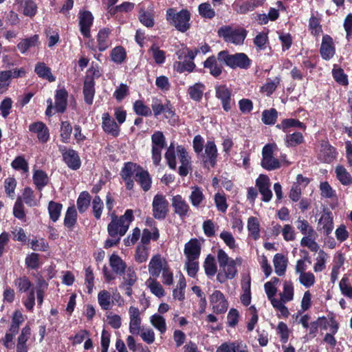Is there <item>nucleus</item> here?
I'll return each instance as SVG.
<instances>
[{"label":"nucleus","mask_w":352,"mask_h":352,"mask_svg":"<svg viewBox=\"0 0 352 352\" xmlns=\"http://www.w3.org/2000/svg\"><path fill=\"white\" fill-rule=\"evenodd\" d=\"M188 198L191 205L197 209L204 207L205 206L206 197L203 189L198 186H191Z\"/></svg>","instance_id":"5701e85b"},{"label":"nucleus","mask_w":352,"mask_h":352,"mask_svg":"<svg viewBox=\"0 0 352 352\" xmlns=\"http://www.w3.org/2000/svg\"><path fill=\"white\" fill-rule=\"evenodd\" d=\"M350 277V274H344L339 283V287L344 296L352 299V282Z\"/></svg>","instance_id":"58836bf2"},{"label":"nucleus","mask_w":352,"mask_h":352,"mask_svg":"<svg viewBox=\"0 0 352 352\" xmlns=\"http://www.w3.org/2000/svg\"><path fill=\"white\" fill-rule=\"evenodd\" d=\"M280 298L285 302H290L294 298V286L291 280H285L283 283V292L280 294Z\"/></svg>","instance_id":"864d4df0"},{"label":"nucleus","mask_w":352,"mask_h":352,"mask_svg":"<svg viewBox=\"0 0 352 352\" xmlns=\"http://www.w3.org/2000/svg\"><path fill=\"white\" fill-rule=\"evenodd\" d=\"M280 82V78L279 77H276L273 80L267 79V82L261 87V91L270 96L276 90Z\"/></svg>","instance_id":"69168bd1"},{"label":"nucleus","mask_w":352,"mask_h":352,"mask_svg":"<svg viewBox=\"0 0 352 352\" xmlns=\"http://www.w3.org/2000/svg\"><path fill=\"white\" fill-rule=\"evenodd\" d=\"M63 208L61 204L51 201L48 205V211L52 221L56 222Z\"/></svg>","instance_id":"680f3d73"},{"label":"nucleus","mask_w":352,"mask_h":352,"mask_svg":"<svg viewBox=\"0 0 352 352\" xmlns=\"http://www.w3.org/2000/svg\"><path fill=\"white\" fill-rule=\"evenodd\" d=\"M168 266V264L165 258L159 254L153 255L148 265L150 277H159L162 272Z\"/></svg>","instance_id":"4468645a"},{"label":"nucleus","mask_w":352,"mask_h":352,"mask_svg":"<svg viewBox=\"0 0 352 352\" xmlns=\"http://www.w3.org/2000/svg\"><path fill=\"white\" fill-rule=\"evenodd\" d=\"M34 72L38 77L46 79L49 82H54L56 80V78L51 72V69L43 62H39L36 65Z\"/></svg>","instance_id":"4c0bfd02"},{"label":"nucleus","mask_w":352,"mask_h":352,"mask_svg":"<svg viewBox=\"0 0 352 352\" xmlns=\"http://www.w3.org/2000/svg\"><path fill=\"white\" fill-rule=\"evenodd\" d=\"M14 283L17 291L21 293L28 292L32 285L30 279L25 276L17 278Z\"/></svg>","instance_id":"5fc2aeb1"},{"label":"nucleus","mask_w":352,"mask_h":352,"mask_svg":"<svg viewBox=\"0 0 352 352\" xmlns=\"http://www.w3.org/2000/svg\"><path fill=\"white\" fill-rule=\"evenodd\" d=\"M222 61L219 60L218 56H211L208 57L204 63V67L208 70V72L214 77H218L222 73Z\"/></svg>","instance_id":"393cba45"},{"label":"nucleus","mask_w":352,"mask_h":352,"mask_svg":"<svg viewBox=\"0 0 352 352\" xmlns=\"http://www.w3.org/2000/svg\"><path fill=\"white\" fill-rule=\"evenodd\" d=\"M166 19L170 25L181 32H186L190 28V14L186 9L177 12L175 8H168L166 10Z\"/></svg>","instance_id":"20e7f679"},{"label":"nucleus","mask_w":352,"mask_h":352,"mask_svg":"<svg viewBox=\"0 0 352 352\" xmlns=\"http://www.w3.org/2000/svg\"><path fill=\"white\" fill-rule=\"evenodd\" d=\"M98 302L102 310L111 309L113 305L112 294L107 290H101L98 294Z\"/></svg>","instance_id":"473e14b6"},{"label":"nucleus","mask_w":352,"mask_h":352,"mask_svg":"<svg viewBox=\"0 0 352 352\" xmlns=\"http://www.w3.org/2000/svg\"><path fill=\"white\" fill-rule=\"evenodd\" d=\"M80 32L85 38L91 36L90 30L93 25L94 16L89 11H80L78 14Z\"/></svg>","instance_id":"f3484780"},{"label":"nucleus","mask_w":352,"mask_h":352,"mask_svg":"<svg viewBox=\"0 0 352 352\" xmlns=\"http://www.w3.org/2000/svg\"><path fill=\"white\" fill-rule=\"evenodd\" d=\"M152 159L155 166H158L162 159V151L166 145V138L161 131H155L151 136Z\"/></svg>","instance_id":"6e6552de"},{"label":"nucleus","mask_w":352,"mask_h":352,"mask_svg":"<svg viewBox=\"0 0 352 352\" xmlns=\"http://www.w3.org/2000/svg\"><path fill=\"white\" fill-rule=\"evenodd\" d=\"M217 261L219 264V272L217 275V280L220 283H225L228 279L234 278L236 274V260L229 257L227 253L222 249L217 251Z\"/></svg>","instance_id":"7ed1b4c3"},{"label":"nucleus","mask_w":352,"mask_h":352,"mask_svg":"<svg viewBox=\"0 0 352 352\" xmlns=\"http://www.w3.org/2000/svg\"><path fill=\"white\" fill-rule=\"evenodd\" d=\"M273 263L276 274L280 276L284 275L287 265V260L285 256L281 254H275Z\"/></svg>","instance_id":"a19ab883"},{"label":"nucleus","mask_w":352,"mask_h":352,"mask_svg":"<svg viewBox=\"0 0 352 352\" xmlns=\"http://www.w3.org/2000/svg\"><path fill=\"white\" fill-rule=\"evenodd\" d=\"M29 130L36 133L38 140L41 142H46L49 140V129L43 122H36L31 124L29 126Z\"/></svg>","instance_id":"a878e982"},{"label":"nucleus","mask_w":352,"mask_h":352,"mask_svg":"<svg viewBox=\"0 0 352 352\" xmlns=\"http://www.w3.org/2000/svg\"><path fill=\"white\" fill-rule=\"evenodd\" d=\"M138 19L143 25L153 28L155 25L153 8L146 10L143 6L140 5Z\"/></svg>","instance_id":"bb28decb"},{"label":"nucleus","mask_w":352,"mask_h":352,"mask_svg":"<svg viewBox=\"0 0 352 352\" xmlns=\"http://www.w3.org/2000/svg\"><path fill=\"white\" fill-rule=\"evenodd\" d=\"M111 221L107 226V232L109 236H118L121 238L127 232L130 223L133 220V212L132 210H126L124 214L118 217L114 212L110 214Z\"/></svg>","instance_id":"f03ea898"},{"label":"nucleus","mask_w":352,"mask_h":352,"mask_svg":"<svg viewBox=\"0 0 352 352\" xmlns=\"http://www.w3.org/2000/svg\"><path fill=\"white\" fill-rule=\"evenodd\" d=\"M298 280L302 285L306 288H309L315 284L316 278L312 272H307L305 273H301L299 275Z\"/></svg>","instance_id":"774afa93"},{"label":"nucleus","mask_w":352,"mask_h":352,"mask_svg":"<svg viewBox=\"0 0 352 352\" xmlns=\"http://www.w3.org/2000/svg\"><path fill=\"white\" fill-rule=\"evenodd\" d=\"M11 166L14 169L21 170L24 174L29 173L28 163L23 156L16 157L12 162Z\"/></svg>","instance_id":"e2e57ef3"},{"label":"nucleus","mask_w":352,"mask_h":352,"mask_svg":"<svg viewBox=\"0 0 352 352\" xmlns=\"http://www.w3.org/2000/svg\"><path fill=\"white\" fill-rule=\"evenodd\" d=\"M91 209L94 217L98 220L101 218L104 209V204L101 198L96 195L91 201Z\"/></svg>","instance_id":"6e6d98bb"},{"label":"nucleus","mask_w":352,"mask_h":352,"mask_svg":"<svg viewBox=\"0 0 352 352\" xmlns=\"http://www.w3.org/2000/svg\"><path fill=\"white\" fill-rule=\"evenodd\" d=\"M150 322L160 334H164L167 330L165 318L158 314H155L150 317Z\"/></svg>","instance_id":"c03bdc74"},{"label":"nucleus","mask_w":352,"mask_h":352,"mask_svg":"<svg viewBox=\"0 0 352 352\" xmlns=\"http://www.w3.org/2000/svg\"><path fill=\"white\" fill-rule=\"evenodd\" d=\"M160 237L159 230L156 226L152 228V230L144 229L142 232L141 241L143 244L149 243L151 239L157 241Z\"/></svg>","instance_id":"bf43d9fd"},{"label":"nucleus","mask_w":352,"mask_h":352,"mask_svg":"<svg viewBox=\"0 0 352 352\" xmlns=\"http://www.w3.org/2000/svg\"><path fill=\"white\" fill-rule=\"evenodd\" d=\"M135 179L140 184L144 191L147 192L151 189L152 178L149 173L142 167L140 170L138 172V175Z\"/></svg>","instance_id":"2f4dec72"},{"label":"nucleus","mask_w":352,"mask_h":352,"mask_svg":"<svg viewBox=\"0 0 352 352\" xmlns=\"http://www.w3.org/2000/svg\"><path fill=\"white\" fill-rule=\"evenodd\" d=\"M210 304L214 313H225L228 307V302L223 294L219 290H214L209 297Z\"/></svg>","instance_id":"f8f14e48"},{"label":"nucleus","mask_w":352,"mask_h":352,"mask_svg":"<svg viewBox=\"0 0 352 352\" xmlns=\"http://www.w3.org/2000/svg\"><path fill=\"white\" fill-rule=\"evenodd\" d=\"M102 128L108 135L117 137L120 134V129L109 113H104L102 116Z\"/></svg>","instance_id":"aec40b11"},{"label":"nucleus","mask_w":352,"mask_h":352,"mask_svg":"<svg viewBox=\"0 0 352 352\" xmlns=\"http://www.w3.org/2000/svg\"><path fill=\"white\" fill-rule=\"evenodd\" d=\"M205 88V85L203 83L197 82L188 88L187 93L190 99L199 102L202 99Z\"/></svg>","instance_id":"ea45409f"},{"label":"nucleus","mask_w":352,"mask_h":352,"mask_svg":"<svg viewBox=\"0 0 352 352\" xmlns=\"http://www.w3.org/2000/svg\"><path fill=\"white\" fill-rule=\"evenodd\" d=\"M198 12L201 17L208 19H212L216 15L214 10L209 3H201L198 7Z\"/></svg>","instance_id":"13d9d810"},{"label":"nucleus","mask_w":352,"mask_h":352,"mask_svg":"<svg viewBox=\"0 0 352 352\" xmlns=\"http://www.w3.org/2000/svg\"><path fill=\"white\" fill-rule=\"evenodd\" d=\"M38 35L35 34L31 37L23 39L17 45V48L22 53H25L29 49L38 45Z\"/></svg>","instance_id":"37998d69"},{"label":"nucleus","mask_w":352,"mask_h":352,"mask_svg":"<svg viewBox=\"0 0 352 352\" xmlns=\"http://www.w3.org/2000/svg\"><path fill=\"white\" fill-rule=\"evenodd\" d=\"M145 284L149 288L151 292L157 297L160 298L164 296V289L162 285L156 280V278H148Z\"/></svg>","instance_id":"a18cd8bd"},{"label":"nucleus","mask_w":352,"mask_h":352,"mask_svg":"<svg viewBox=\"0 0 352 352\" xmlns=\"http://www.w3.org/2000/svg\"><path fill=\"white\" fill-rule=\"evenodd\" d=\"M109 264L113 272L118 274H122L126 270V264L122 259L116 254H112L109 258Z\"/></svg>","instance_id":"09e8293b"},{"label":"nucleus","mask_w":352,"mask_h":352,"mask_svg":"<svg viewBox=\"0 0 352 352\" xmlns=\"http://www.w3.org/2000/svg\"><path fill=\"white\" fill-rule=\"evenodd\" d=\"M59 151L62 153L65 164L72 170L80 168L81 162L78 153L73 149H67L64 146H59Z\"/></svg>","instance_id":"2eb2a0df"},{"label":"nucleus","mask_w":352,"mask_h":352,"mask_svg":"<svg viewBox=\"0 0 352 352\" xmlns=\"http://www.w3.org/2000/svg\"><path fill=\"white\" fill-rule=\"evenodd\" d=\"M32 180L36 188L40 192L50 182V178L44 170L35 168L33 169Z\"/></svg>","instance_id":"cd10ccee"},{"label":"nucleus","mask_w":352,"mask_h":352,"mask_svg":"<svg viewBox=\"0 0 352 352\" xmlns=\"http://www.w3.org/2000/svg\"><path fill=\"white\" fill-rule=\"evenodd\" d=\"M276 127L284 132H287V130L289 128H298L302 129L303 131L306 129V126L304 123L300 122L298 120L294 118L284 119L280 124H278Z\"/></svg>","instance_id":"c9c22d12"},{"label":"nucleus","mask_w":352,"mask_h":352,"mask_svg":"<svg viewBox=\"0 0 352 352\" xmlns=\"http://www.w3.org/2000/svg\"><path fill=\"white\" fill-rule=\"evenodd\" d=\"M67 104V92L65 89H58L55 95V110L58 113H63Z\"/></svg>","instance_id":"f704fd0d"},{"label":"nucleus","mask_w":352,"mask_h":352,"mask_svg":"<svg viewBox=\"0 0 352 352\" xmlns=\"http://www.w3.org/2000/svg\"><path fill=\"white\" fill-rule=\"evenodd\" d=\"M168 201L165 196L157 194L153 199V215L155 219L162 220L166 218L168 212Z\"/></svg>","instance_id":"1a4fd4ad"},{"label":"nucleus","mask_w":352,"mask_h":352,"mask_svg":"<svg viewBox=\"0 0 352 352\" xmlns=\"http://www.w3.org/2000/svg\"><path fill=\"white\" fill-rule=\"evenodd\" d=\"M110 34L111 30L107 28L99 30L97 34V46L99 51H105L111 45V41L109 39Z\"/></svg>","instance_id":"c85d7f7f"},{"label":"nucleus","mask_w":352,"mask_h":352,"mask_svg":"<svg viewBox=\"0 0 352 352\" xmlns=\"http://www.w3.org/2000/svg\"><path fill=\"white\" fill-rule=\"evenodd\" d=\"M318 237V234L316 235L309 236H304L300 241V245L303 247H307L311 252H319V245L316 242V239Z\"/></svg>","instance_id":"052dcab7"},{"label":"nucleus","mask_w":352,"mask_h":352,"mask_svg":"<svg viewBox=\"0 0 352 352\" xmlns=\"http://www.w3.org/2000/svg\"><path fill=\"white\" fill-rule=\"evenodd\" d=\"M318 228L322 230L327 236L331 233L333 229V221L331 212H324L322 214L318 221Z\"/></svg>","instance_id":"c756f323"},{"label":"nucleus","mask_w":352,"mask_h":352,"mask_svg":"<svg viewBox=\"0 0 352 352\" xmlns=\"http://www.w3.org/2000/svg\"><path fill=\"white\" fill-rule=\"evenodd\" d=\"M215 96L221 100L223 109L226 111L231 109L232 94L226 85H217L215 87Z\"/></svg>","instance_id":"6ab92c4d"},{"label":"nucleus","mask_w":352,"mask_h":352,"mask_svg":"<svg viewBox=\"0 0 352 352\" xmlns=\"http://www.w3.org/2000/svg\"><path fill=\"white\" fill-rule=\"evenodd\" d=\"M111 59L116 64H122L126 58V52L122 46H116L111 51Z\"/></svg>","instance_id":"3c124183"},{"label":"nucleus","mask_w":352,"mask_h":352,"mask_svg":"<svg viewBox=\"0 0 352 352\" xmlns=\"http://www.w3.org/2000/svg\"><path fill=\"white\" fill-rule=\"evenodd\" d=\"M94 81L92 78H87L85 80L83 86V95L85 102L87 104L93 103L94 97L95 95Z\"/></svg>","instance_id":"e433bc0d"},{"label":"nucleus","mask_w":352,"mask_h":352,"mask_svg":"<svg viewBox=\"0 0 352 352\" xmlns=\"http://www.w3.org/2000/svg\"><path fill=\"white\" fill-rule=\"evenodd\" d=\"M218 59L232 69L239 67L246 69L251 65L250 59L244 53L230 54L228 51L223 50L218 53Z\"/></svg>","instance_id":"39448f33"},{"label":"nucleus","mask_w":352,"mask_h":352,"mask_svg":"<svg viewBox=\"0 0 352 352\" xmlns=\"http://www.w3.org/2000/svg\"><path fill=\"white\" fill-rule=\"evenodd\" d=\"M249 236L256 241L260 238V223L256 217H250L248 220Z\"/></svg>","instance_id":"79ce46f5"},{"label":"nucleus","mask_w":352,"mask_h":352,"mask_svg":"<svg viewBox=\"0 0 352 352\" xmlns=\"http://www.w3.org/2000/svg\"><path fill=\"white\" fill-rule=\"evenodd\" d=\"M142 166L135 163L126 162L124 164V167L120 171V176L125 182L126 189L132 190L133 188L134 181L133 177L135 178L138 172H139Z\"/></svg>","instance_id":"9d476101"},{"label":"nucleus","mask_w":352,"mask_h":352,"mask_svg":"<svg viewBox=\"0 0 352 352\" xmlns=\"http://www.w3.org/2000/svg\"><path fill=\"white\" fill-rule=\"evenodd\" d=\"M41 197V192L39 198H36L34 190L30 187H26L23 190L21 198L19 199L30 207H34L38 206Z\"/></svg>","instance_id":"72a5a7b5"},{"label":"nucleus","mask_w":352,"mask_h":352,"mask_svg":"<svg viewBox=\"0 0 352 352\" xmlns=\"http://www.w3.org/2000/svg\"><path fill=\"white\" fill-rule=\"evenodd\" d=\"M91 204V196L87 191L82 192L77 199V208L80 213L85 212Z\"/></svg>","instance_id":"8fccbe9b"},{"label":"nucleus","mask_w":352,"mask_h":352,"mask_svg":"<svg viewBox=\"0 0 352 352\" xmlns=\"http://www.w3.org/2000/svg\"><path fill=\"white\" fill-rule=\"evenodd\" d=\"M335 172L338 179L342 184L349 186L352 184V177L343 166H337Z\"/></svg>","instance_id":"de8ad7c7"},{"label":"nucleus","mask_w":352,"mask_h":352,"mask_svg":"<svg viewBox=\"0 0 352 352\" xmlns=\"http://www.w3.org/2000/svg\"><path fill=\"white\" fill-rule=\"evenodd\" d=\"M218 151L214 141H208L201 154V160L205 167H214L217 164Z\"/></svg>","instance_id":"9b49d317"},{"label":"nucleus","mask_w":352,"mask_h":352,"mask_svg":"<svg viewBox=\"0 0 352 352\" xmlns=\"http://www.w3.org/2000/svg\"><path fill=\"white\" fill-rule=\"evenodd\" d=\"M305 141L304 136L300 132H294L285 135L284 142L287 147H295L302 144Z\"/></svg>","instance_id":"49530a36"},{"label":"nucleus","mask_w":352,"mask_h":352,"mask_svg":"<svg viewBox=\"0 0 352 352\" xmlns=\"http://www.w3.org/2000/svg\"><path fill=\"white\" fill-rule=\"evenodd\" d=\"M276 147V144H270L263 148L261 166L267 170H275L280 166L279 160L273 155L274 151Z\"/></svg>","instance_id":"0eeeda50"},{"label":"nucleus","mask_w":352,"mask_h":352,"mask_svg":"<svg viewBox=\"0 0 352 352\" xmlns=\"http://www.w3.org/2000/svg\"><path fill=\"white\" fill-rule=\"evenodd\" d=\"M186 259H198L201 254V243L197 239H192L185 244L184 250Z\"/></svg>","instance_id":"b1692460"},{"label":"nucleus","mask_w":352,"mask_h":352,"mask_svg":"<svg viewBox=\"0 0 352 352\" xmlns=\"http://www.w3.org/2000/svg\"><path fill=\"white\" fill-rule=\"evenodd\" d=\"M172 206L174 212L183 219L188 216L190 208L186 201L180 195H177L172 199Z\"/></svg>","instance_id":"412c9836"},{"label":"nucleus","mask_w":352,"mask_h":352,"mask_svg":"<svg viewBox=\"0 0 352 352\" xmlns=\"http://www.w3.org/2000/svg\"><path fill=\"white\" fill-rule=\"evenodd\" d=\"M151 107L155 117L162 113H164L166 118H171L175 115L174 107L168 100L163 103L160 99L155 98L152 100Z\"/></svg>","instance_id":"ddd939ff"},{"label":"nucleus","mask_w":352,"mask_h":352,"mask_svg":"<svg viewBox=\"0 0 352 352\" xmlns=\"http://www.w3.org/2000/svg\"><path fill=\"white\" fill-rule=\"evenodd\" d=\"M256 187L262 196V201L269 202L272 198V192L270 190V180L268 176L260 175L256 179Z\"/></svg>","instance_id":"dca6fc26"},{"label":"nucleus","mask_w":352,"mask_h":352,"mask_svg":"<svg viewBox=\"0 0 352 352\" xmlns=\"http://www.w3.org/2000/svg\"><path fill=\"white\" fill-rule=\"evenodd\" d=\"M205 273L208 276H212L217 273V265L214 258L209 254L205 259L204 263Z\"/></svg>","instance_id":"0e129e2a"},{"label":"nucleus","mask_w":352,"mask_h":352,"mask_svg":"<svg viewBox=\"0 0 352 352\" xmlns=\"http://www.w3.org/2000/svg\"><path fill=\"white\" fill-rule=\"evenodd\" d=\"M337 156L336 148L327 142H322L318 153V159L324 163L332 162Z\"/></svg>","instance_id":"4be33fe9"},{"label":"nucleus","mask_w":352,"mask_h":352,"mask_svg":"<svg viewBox=\"0 0 352 352\" xmlns=\"http://www.w3.org/2000/svg\"><path fill=\"white\" fill-rule=\"evenodd\" d=\"M218 34L226 42L234 45H242L247 36V31L243 28H233L230 25H224L218 30Z\"/></svg>","instance_id":"423d86ee"},{"label":"nucleus","mask_w":352,"mask_h":352,"mask_svg":"<svg viewBox=\"0 0 352 352\" xmlns=\"http://www.w3.org/2000/svg\"><path fill=\"white\" fill-rule=\"evenodd\" d=\"M296 227L305 236H309L316 235V232L309 225L307 221L300 219V218L296 221Z\"/></svg>","instance_id":"603ef678"},{"label":"nucleus","mask_w":352,"mask_h":352,"mask_svg":"<svg viewBox=\"0 0 352 352\" xmlns=\"http://www.w3.org/2000/svg\"><path fill=\"white\" fill-rule=\"evenodd\" d=\"M173 68L179 73L184 72H192L195 68V64L193 61L186 60L184 61H176L173 64Z\"/></svg>","instance_id":"4d7b16f0"},{"label":"nucleus","mask_w":352,"mask_h":352,"mask_svg":"<svg viewBox=\"0 0 352 352\" xmlns=\"http://www.w3.org/2000/svg\"><path fill=\"white\" fill-rule=\"evenodd\" d=\"M320 53L321 57L325 60L331 59L336 54L333 39L328 34L322 36Z\"/></svg>","instance_id":"a211bd4d"},{"label":"nucleus","mask_w":352,"mask_h":352,"mask_svg":"<svg viewBox=\"0 0 352 352\" xmlns=\"http://www.w3.org/2000/svg\"><path fill=\"white\" fill-rule=\"evenodd\" d=\"M164 157L168 167L172 170L177 168V159L178 160L180 164L178 173L182 177H186L191 170V157L182 145L175 147L174 143H170L165 153Z\"/></svg>","instance_id":"f257e3e1"},{"label":"nucleus","mask_w":352,"mask_h":352,"mask_svg":"<svg viewBox=\"0 0 352 352\" xmlns=\"http://www.w3.org/2000/svg\"><path fill=\"white\" fill-rule=\"evenodd\" d=\"M19 10L24 15L32 17L37 12V6L34 0H16Z\"/></svg>","instance_id":"7c9ffc66"},{"label":"nucleus","mask_w":352,"mask_h":352,"mask_svg":"<svg viewBox=\"0 0 352 352\" xmlns=\"http://www.w3.org/2000/svg\"><path fill=\"white\" fill-rule=\"evenodd\" d=\"M277 118L278 112L272 108L263 111L261 120L264 124L271 125L275 124Z\"/></svg>","instance_id":"338daca9"}]
</instances>
